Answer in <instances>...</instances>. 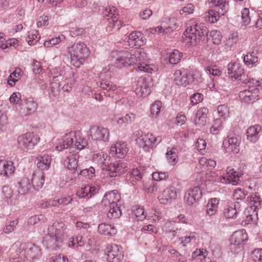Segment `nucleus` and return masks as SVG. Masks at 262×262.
<instances>
[{"mask_svg":"<svg viewBox=\"0 0 262 262\" xmlns=\"http://www.w3.org/2000/svg\"><path fill=\"white\" fill-rule=\"evenodd\" d=\"M114 66L118 68L135 65L134 68L138 71L151 73L154 70L149 64L145 63L146 53L142 49L136 50L134 53L128 51H120L116 53Z\"/></svg>","mask_w":262,"mask_h":262,"instance_id":"1","label":"nucleus"},{"mask_svg":"<svg viewBox=\"0 0 262 262\" xmlns=\"http://www.w3.org/2000/svg\"><path fill=\"white\" fill-rule=\"evenodd\" d=\"M67 226L62 222L55 221L48 229V234L45 242L48 248H54L62 241L63 235L67 233Z\"/></svg>","mask_w":262,"mask_h":262,"instance_id":"2","label":"nucleus"},{"mask_svg":"<svg viewBox=\"0 0 262 262\" xmlns=\"http://www.w3.org/2000/svg\"><path fill=\"white\" fill-rule=\"evenodd\" d=\"M209 31L203 23H197L187 28L184 32V41L190 45H196L205 39Z\"/></svg>","mask_w":262,"mask_h":262,"instance_id":"3","label":"nucleus"},{"mask_svg":"<svg viewBox=\"0 0 262 262\" xmlns=\"http://www.w3.org/2000/svg\"><path fill=\"white\" fill-rule=\"evenodd\" d=\"M13 246L17 248L16 250V255H19L21 257H24L30 261L39 259L42 255L41 248L31 243L20 244L16 242Z\"/></svg>","mask_w":262,"mask_h":262,"instance_id":"4","label":"nucleus"},{"mask_svg":"<svg viewBox=\"0 0 262 262\" xmlns=\"http://www.w3.org/2000/svg\"><path fill=\"white\" fill-rule=\"evenodd\" d=\"M121 199L120 194L117 190H113L105 193L102 201L104 206H109L110 209L107 213V216L110 220L119 218L121 215V211L117 203Z\"/></svg>","mask_w":262,"mask_h":262,"instance_id":"5","label":"nucleus"},{"mask_svg":"<svg viewBox=\"0 0 262 262\" xmlns=\"http://www.w3.org/2000/svg\"><path fill=\"white\" fill-rule=\"evenodd\" d=\"M70 54L71 64L76 68H79L89 55V50L83 42L74 43L68 49Z\"/></svg>","mask_w":262,"mask_h":262,"instance_id":"6","label":"nucleus"},{"mask_svg":"<svg viewBox=\"0 0 262 262\" xmlns=\"http://www.w3.org/2000/svg\"><path fill=\"white\" fill-rule=\"evenodd\" d=\"M209 4L215 7L209 10L205 15V19L211 23L216 22L220 15H224L228 10V3L225 0H208Z\"/></svg>","mask_w":262,"mask_h":262,"instance_id":"7","label":"nucleus"},{"mask_svg":"<svg viewBox=\"0 0 262 262\" xmlns=\"http://www.w3.org/2000/svg\"><path fill=\"white\" fill-rule=\"evenodd\" d=\"M228 74H231V78L232 80L240 81L245 83H254L256 86H260L262 81L256 80L253 78H249L245 74L244 69L237 63H230L228 66Z\"/></svg>","mask_w":262,"mask_h":262,"instance_id":"8","label":"nucleus"},{"mask_svg":"<svg viewBox=\"0 0 262 262\" xmlns=\"http://www.w3.org/2000/svg\"><path fill=\"white\" fill-rule=\"evenodd\" d=\"M132 138L135 139L139 145L145 150L152 147L156 143H159L162 141L161 137H155L151 134H143L142 130H138L132 135Z\"/></svg>","mask_w":262,"mask_h":262,"instance_id":"9","label":"nucleus"},{"mask_svg":"<svg viewBox=\"0 0 262 262\" xmlns=\"http://www.w3.org/2000/svg\"><path fill=\"white\" fill-rule=\"evenodd\" d=\"M103 15L108 17L107 20L109 24L106 27L107 31H118L121 27L122 23L119 20L117 9L115 6L107 7L103 12Z\"/></svg>","mask_w":262,"mask_h":262,"instance_id":"10","label":"nucleus"},{"mask_svg":"<svg viewBox=\"0 0 262 262\" xmlns=\"http://www.w3.org/2000/svg\"><path fill=\"white\" fill-rule=\"evenodd\" d=\"M40 138L32 133H27L18 138V146L24 150H32L39 142Z\"/></svg>","mask_w":262,"mask_h":262,"instance_id":"11","label":"nucleus"},{"mask_svg":"<svg viewBox=\"0 0 262 262\" xmlns=\"http://www.w3.org/2000/svg\"><path fill=\"white\" fill-rule=\"evenodd\" d=\"M254 83L249 84V89L239 92V97L242 101L251 103L258 99L259 90Z\"/></svg>","mask_w":262,"mask_h":262,"instance_id":"12","label":"nucleus"},{"mask_svg":"<svg viewBox=\"0 0 262 262\" xmlns=\"http://www.w3.org/2000/svg\"><path fill=\"white\" fill-rule=\"evenodd\" d=\"M105 169L109 172L111 177H115L124 173L127 170L126 164L121 161H115L114 163L107 164Z\"/></svg>","mask_w":262,"mask_h":262,"instance_id":"13","label":"nucleus"},{"mask_svg":"<svg viewBox=\"0 0 262 262\" xmlns=\"http://www.w3.org/2000/svg\"><path fill=\"white\" fill-rule=\"evenodd\" d=\"M240 138L232 136L225 138L223 142V147L228 153H237L239 151Z\"/></svg>","mask_w":262,"mask_h":262,"instance_id":"14","label":"nucleus"},{"mask_svg":"<svg viewBox=\"0 0 262 262\" xmlns=\"http://www.w3.org/2000/svg\"><path fill=\"white\" fill-rule=\"evenodd\" d=\"M90 136L94 140L107 142L110 137V132L102 126H93L90 130Z\"/></svg>","mask_w":262,"mask_h":262,"instance_id":"15","label":"nucleus"},{"mask_svg":"<svg viewBox=\"0 0 262 262\" xmlns=\"http://www.w3.org/2000/svg\"><path fill=\"white\" fill-rule=\"evenodd\" d=\"M108 262H120L123 258V255L119 247L115 244L108 245L105 249Z\"/></svg>","mask_w":262,"mask_h":262,"instance_id":"16","label":"nucleus"},{"mask_svg":"<svg viewBox=\"0 0 262 262\" xmlns=\"http://www.w3.org/2000/svg\"><path fill=\"white\" fill-rule=\"evenodd\" d=\"M128 148L125 142L119 141L112 145L110 148V154L114 157L123 159L127 154Z\"/></svg>","mask_w":262,"mask_h":262,"instance_id":"17","label":"nucleus"},{"mask_svg":"<svg viewBox=\"0 0 262 262\" xmlns=\"http://www.w3.org/2000/svg\"><path fill=\"white\" fill-rule=\"evenodd\" d=\"M79 155L74 152H66L63 158L64 166L69 170L77 171L78 167Z\"/></svg>","mask_w":262,"mask_h":262,"instance_id":"18","label":"nucleus"},{"mask_svg":"<svg viewBox=\"0 0 262 262\" xmlns=\"http://www.w3.org/2000/svg\"><path fill=\"white\" fill-rule=\"evenodd\" d=\"M177 28V22L175 19L170 18L167 19H165L161 23L160 26L155 28V32L161 33H163L165 34L170 33Z\"/></svg>","mask_w":262,"mask_h":262,"instance_id":"19","label":"nucleus"},{"mask_svg":"<svg viewBox=\"0 0 262 262\" xmlns=\"http://www.w3.org/2000/svg\"><path fill=\"white\" fill-rule=\"evenodd\" d=\"M177 198V192L176 188L170 186L164 190L159 195L158 199L161 204H167L172 200Z\"/></svg>","mask_w":262,"mask_h":262,"instance_id":"20","label":"nucleus"},{"mask_svg":"<svg viewBox=\"0 0 262 262\" xmlns=\"http://www.w3.org/2000/svg\"><path fill=\"white\" fill-rule=\"evenodd\" d=\"M99 189L98 186L87 185L77 190L76 194L80 198L89 199L98 193Z\"/></svg>","mask_w":262,"mask_h":262,"instance_id":"21","label":"nucleus"},{"mask_svg":"<svg viewBox=\"0 0 262 262\" xmlns=\"http://www.w3.org/2000/svg\"><path fill=\"white\" fill-rule=\"evenodd\" d=\"M143 34L140 32H133L128 36V45L131 48H138L144 43Z\"/></svg>","mask_w":262,"mask_h":262,"instance_id":"22","label":"nucleus"},{"mask_svg":"<svg viewBox=\"0 0 262 262\" xmlns=\"http://www.w3.org/2000/svg\"><path fill=\"white\" fill-rule=\"evenodd\" d=\"M37 107V103L32 98L25 99L21 103L23 113L26 116L33 114L35 112Z\"/></svg>","mask_w":262,"mask_h":262,"instance_id":"23","label":"nucleus"},{"mask_svg":"<svg viewBox=\"0 0 262 262\" xmlns=\"http://www.w3.org/2000/svg\"><path fill=\"white\" fill-rule=\"evenodd\" d=\"M241 211V204L239 202L228 204L224 210V216L228 219L235 218Z\"/></svg>","mask_w":262,"mask_h":262,"instance_id":"24","label":"nucleus"},{"mask_svg":"<svg viewBox=\"0 0 262 262\" xmlns=\"http://www.w3.org/2000/svg\"><path fill=\"white\" fill-rule=\"evenodd\" d=\"M173 75L174 82L177 85L186 86L190 83V78L184 70H177Z\"/></svg>","mask_w":262,"mask_h":262,"instance_id":"25","label":"nucleus"},{"mask_svg":"<svg viewBox=\"0 0 262 262\" xmlns=\"http://www.w3.org/2000/svg\"><path fill=\"white\" fill-rule=\"evenodd\" d=\"M227 176H220V181L223 183L228 184L232 183L233 185H236L239 179L238 173L233 168L228 167L227 169Z\"/></svg>","mask_w":262,"mask_h":262,"instance_id":"26","label":"nucleus"},{"mask_svg":"<svg viewBox=\"0 0 262 262\" xmlns=\"http://www.w3.org/2000/svg\"><path fill=\"white\" fill-rule=\"evenodd\" d=\"M136 94L140 97H145L150 93V88L147 81L143 78L138 80L135 91Z\"/></svg>","mask_w":262,"mask_h":262,"instance_id":"27","label":"nucleus"},{"mask_svg":"<svg viewBox=\"0 0 262 262\" xmlns=\"http://www.w3.org/2000/svg\"><path fill=\"white\" fill-rule=\"evenodd\" d=\"M14 170L12 162L0 160V175L9 177L14 173Z\"/></svg>","mask_w":262,"mask_h":262,"instance_id":"28","label":"nucleus"},{"mask_svg":"<svg viewBox=\"0 0 262 262\" xmlns=\"http://www.w3.org/2000/svg\"><path fill=\"white\" fill-rule=\"evenodd\" d=\"M45 174L42 171H36L33 173L32 183L34 188L37 190L40 189L45 182Z\"/></svg>","mask_w":262,"mask_h":262,"instance_id":"29","label":"nucleus"},{"mask_svg":"<svg viewBox=\"0 0 262 262\" xmlns=\"http://www.w3.org/2000/svg\"><path fill=\"white\" fill-rule=\"evenodd\" d=\"M208 110L207 108L203 107L200 108L196 113V118L194 120L195 125L199 126H203L206 123V119Z\"/></svg>","mask_w":262,"mask_h":262,"instance_id":"30","label":"nucleus"},{"mask_svg":"<svg viewBox=\"0 0 262 262\" xmlns=\"http://www.w3.org/2000/svg\"><path fill=\"white\" fill-rule=\"evenodd\" d=\"M247 238V235L245 231L243 230L236 231L232 234L230 242L232 245H240L243 244Z\"/></svg>","mask_w":262,"mask_h":262,"instance_id":"31","label":"nucleus"},{"mask_svg":"<svg viewBox=\"0 0 262 262\" xmlns=\"http://www.w3.org/2000/svg\"><path fill=\"white\" fill-rule=\"evenodd\" d=\"M98 231L100 234L107 236H114L117 233V230L114 226L106 223L100 224L98 227Z\"/></svg>","mask_w":262,"mask_h":262,"instance_id":"32","label":"nucleus"},{"mask_svg":"<svg viewBox=\"0 0 262 262\" xmlns=\"http://www.w3.org/2000/svg\"><path fill=\"white\" fill-rule=\"evenodd\" d=\"M261 130V127L259 125H255L250 127L247 131V139L251 142H256L259 137V133Z\"/></svg>","mask_w":262,"mask_h":262,"instance_id":"33","label":"nucleus"},{"mask_svg":"<svg viewBox=\"0 0 262 262\" xmlns=\"http://www.w3.org/2000/svg\"><path fill=\"white\" fill-rule=\"evenodd\" d=\"M93 161L104 169L107 163L110 162V157L106 154H95L93 156Z\"/></svg>","mask_w":262,"mask_h":262,"instance_id":"34","label":"nucleus"},{"mask_svg":"<svg viewBox=\"0 0 262 262\" xmlns=\"http://www.w3.org/2000/svg\"><path fill=\"white\" fill-rule=\"evenodd\" d=\"M17 187L19 194H25L27 193L31 188L29 179L25 177L22 178L17 182Z\"/></svg>","mask_w":262,"mask_h":262,"instance_id":"35","label":"nucleus"},{"mask_svg":"<svg viewBox=\"0 0 262 262\" xmlns=\"http://www.w3.org/2000/svg\"><path fill=\"white\" fill-rule=\"evenodd\" d=\"M73 139L71 133L66 134L62 139L59 142V144L56 146V148L59 151L68 148L72 145Z\"/></svg>","mask_w":262,"mask_h":262,"instance_id":"36","label":"nucleus"},{"mask_svg":"<svg viewBox=\"0 0 262 262\" xmlns=\"http://www.w3.org/2000/svg\"><path fill=\"white\" fill-rule=\"evenodd\" d=\"M37 163V167L41 170L48 169L51 165L52 158L50 156L44 154L43 156H39Z\"/></svg>","mask_w":262,"mask_h":262,"instance_id":"37","label":"nucleus"},{"mask_svg":"<svg viewBox=\"0 0 262 262\" xmlns=\"http://www.w3.org/2000/svg\"><path fill=\"white\" fill-rule=\"evenodd\" d=\"M196 241V233L195 232H191L189 235L185 237H179L178 243L185 247L189 243H194Z\"/></svg>","mask_w":262,"mask_h":262,"instance_id":"38","label":"nucleus"},{"mask_svg":"<svg viewBox=\"0 0 262 262\" xmlns=\"http://www.w3.org/2000/svg\"><path fill=\"white\" fill-rule=\"evenodd\" d=\"M219 200L216 198L210 199L207 205V213L211 216L215 214L217 211Z\"/></svg>","mask_w":262,"mask_h":262,"instance_id":"39","label":"nucleus"},{"mask_svg":"<svg viewBox=\"0 0 262 262\" xmlns=\"http://www.w3.org/2000/svg\"><path fill=\"white\" fill-rule=\"evenodd\" d=\"M239 40V35L237 32L231 33L226 40L225 46L227 48L231 49L236 45Z\"/></svg>","mask_w":262,"mask_h":262,"instance_id":"40","label":"nucleus"},{"mask_svg":"<svg viewBox=\"0 0 262 262\" xmlns=\"http://www.w3.org/2000/svg\"><path fill=\"white\" fill-rule=\"evenodd\" d=\"M248 212H252L251 213L246 215V219L245 220V224H255L258 220L257 213L251 207L247 209Z\"/></svg>","mask_w":262,"mask_h":262,"instance_id":"41","label":"nucleus"},{"mask_svg":"<svg viewBox=\"0 0 262 262\" xmlns=\"http://www.w3.org/2000/svg\"><path fill=\"white\" fill-rule=\"evenodd\" d=\"M222 35L220 31L217 30H212L210 33V37L209 39L212 43L215 45H219L221 43Z\"/></svg>","mask_w":262,"mask_h":262,"instance_id":"42","label":"nucleus"},{"mask_svg":"<svg viewBox=\"0 0 262 262\" xmlns=\"http://www.w3.org/2000/svg\"><path fill=\"white\" fill-rule=\"evenodd\" d=\"M182 56L183 54L178 50H175L173 51L169 55V63L173 64L178 63L180 61Z\"/></svg>","mask_w":262,"mask_h":262,"instance_id":"43","label":"nucleus"},{"mask_svg":"<svg viewBox=\"0 0 262 262\" xmlns=\"http://www.w3.org/2000/svg\"><path fill=\"white\" fill-rule=\"evenodd\" d=\"M40 39V36L38 31L33 30L29 32L28 37L26 38V41L29 45H35Z\"/></svg>","mask_w":262,"mask_h":262,"instance_id":"44","label":"nucleus"},{"mask_svg":"<svg viewBox=\"0 0 262 262\" xmlns=\"http://www.w3.org/2000/svg\"><path fill=\"white\" fill-rule=\"evenodd\" d=\"M244 61L247 65L254 64L258 62V57L256 56V53L252 52L247 54L244 57Z\"/></svg>","mask_w":262,"mask_h":262,"instance_id":"45","label":"nucleus"},{"mask_svg":"<svg viewBox=\"0 0 262 262\" xmlns=\"http://www.w3.org/2000/svg\"><path fill=\"white\" fill-rule=\"evenodd\" d=\"M100 86L103 90H106L108 92H114L117 88V86L114 84L112 81L106 80H102L100 82Z\"/></svg>","mask_w":262,"mask_h":262,"instance_id":"46","label":"nucleus"},{"mask_svg":"<svg viewBox=\"0 0 262 262\" xmlns=\"http://www.w3.org/2000/svg\"><path fill=\"white\" fill-rule=\"evenodd\" d=\"M222 128V121L221 119H216L210 129V132L214 135L218 134Z\"/></svg>","mask_w":262,"mask_h":262,"instance_id":"47","label":"nucleus"},{"mask_svg":"<svg viewBox=\"0 0 262 262\" xmlns=\"http://www.w3.org/2000/svg\"><path fill=\"white\" fill-rule=\"evenodd\" d=\"M161 107L162 102L160 101H156L151 104L150 107V113L153 117H157L159 113H160Z\"/></svg>","mask_w":262,"mask_h":262,"instance_id":"48","label":"nucleus"},{"mask_svg":"<svg viewBox=\"0 0 262 262\" xmlns=\"http://www.w3.org/2000/svg\"><path fill=\"white\" fill-rule=\"evenodd\" d=\"M168 252L172 256L173 258L179 262H185L187 260L186 258L177 250L174 249L170 248L168 250Z\"/></svg>","mask_w":262,"mask_h":262,"instance_id":"49","label":"nucleus"},{"mask_svg":"<svg viewBox=\"0 0 262 262\" xmlns=\"http://www.w3.org/2000/svg\"><path fill=\"white\" fill-rule=\"evenodd\" d=\"M195 10V6L192 4H188L183 8L180 10V13L181 15H187L192 14Z\"/></svg>","mask_w":262,"mask_h":262,"instance_id":"50","label":"nucleus"},{"mask_svg":"<svg viewBox=\"0 0 262 262\" xmlns=\"http://www.w3.org/2000/svg\"><path fill=\"white\" fill-rule=\"evenodd\" d=\"M18 223L17 220L9 222L3 228V232L5 234H9L14 231L15 228Z\"/></svg>","mask_w":262,"mask_h":262,"instance_id":"51","label":"nucleus"},{"mask_svg":"<svg viewBox=\"0 0 262 262\" xmlns=\"http://www.w3.org/2000/svg\"><path fill=\"white\" fill-rule=\"evenodd\" d=\"M64 39L65 37L64 35H61L58 37L53 38L48 41H45L43 43V45L45 47H49L50 45H55L57 43H59L60 41L64 40Z\"/></svg>","mask_w":262,"mask_h":262,"instance_id":"52","label":"nucleus"},{"mask_svg":"<svg viewBox=\"0 0 262 262\" xmlns=\"http://www.w3.org/2000/svg\"><path fill=\"white\" fill-rule=\"evenodd\" d=\"M134 213L138 221H143L145 219L146 216L144 209L140 207H136V208L134 210Z\"/></svg>","mask_w":262,"mask_h":262,"instance_id":"53","label":"nucleus"},{"mask_svg":"<svg viewBox=\"0 0 262 262\" xmlns=\"http://www.w3.org/2000/svg\"><path fill=\"white\" fill-rule=\"evenodd\" d=\"M130 179H132V182L133 185H135L136 181L141 180L142 174L138 169H133L130 174Z\"/></svg>","mask_w":262,"mask_h":262,"instance_id":"54","label":"nucleus"},{"mask_svg":"<svg viewBox=\"0 0 262 262\" xmlns=\"http://www.w3.org/2000/svg\"><path fill=\"white\" fill-rule=\"evenodd\" d=\"M188 190L197 201H199L202 196V191L200 187L196 186L192 189H189Z\"/></svg>","mask_w":262,"mask_h":262,"instance_id":"55","label":"nucleus"},{"mask_svg":"<svg viewBox=\"0 0 262 262\" xmlns=\"http://www.w3.org/2000/svg\"><path fill=\"white\" fill-rule=\"evenodd\" d=\"M205 70L207 74L212 75L214 76H219L222 73L221 70L215 66L213 67L208 66L205 68Z\"/></svg>","mask_w":262,"mask_h":262,"instance_id":"56","label":"nucleus"},{"mask_svg":"<svg viewBox=\"0 0 262 262\" xmlns=\"http://www.w3.org/2000/svg\"><path fill=\"white\" fill-rule=\"evenodd\" d=\"M166 157L171 165H174L177 162V159L178 157L176 152L173 151V149L167 152Z\"/></svg>","mask_w":262,"mask_h":262,"instance_id":"57","label":"nucleus"},{"mask_svg":"<svg viewBox=\"0 0 262 262\" xmlns=\"http://www.w3.org/2000/svg\"><path fill=\"white\" fill-rule=\"evenodd\" d=\"M206 256V251H203V249H196L194 251L192 254V257L193 259L196 258L197 259H200L201 261L203 260L204 258H205Z\"/></svg>","mask_w":262,"mask_h":262,"instance_id":"58","label":"nucleus"},{"mask_svg":"<svg viewBox=\"0 0 262 262\" xmlns=\"http://www.w3.org/2000/svg\"><path fill=\"white\" fill-rule=\"evenodd\" d=\"M217 111L219 115L222 117L225 118L229 116V109L227 106L224 104L220 105L217 107Z\"/></svg>","mask_w":262,"mask_h":262,"instance_id":"59","label":"nucleus"},{"mask_svg":"<svg viewBox=\"0 0 262 262\" xmlns=\"http://www.w3.org/2000/svg\"><path fill=\"white\" fill-rule=\"evenodd\" d=\"M242 23L244 25H247L250 22L249 10L247 8H244L242 11Z\"/></svg>","mask_w":262,"mask_h":262,"instance_id":"60","label":"nucleus"},{"mask_svg":"<svg viewBox=\"0 0 262 262\" xmlns=\"http://www.w3.org/2000/svg\"><path fill=\"white\" fill-rule=\"evenodd\" d=\"M250 201L253 204L254 209H256L260 204V198L256 193H252L250 196Z\"/></svg>","mask_w":262,"mask_h":262,"instance_id":"61","label":"nucleus"},{"mask_svg":"<svg viewBox=\"0 0 262 262\" xmlns=\"http://www.w3.org/2000/svg\"><path fill=\"white\" fill-rule=\"evenodd\" d=\"M252 257L255 262H262V249H255L252 253Z\"/></svg>","mask_w":262,"mask_h":262,"instance_id":"62","label":"nucleus"},{"mask_svg":"<svg viewBox=\"0 0 262 262\" xmlns=\"http://www.w3.org/2000/svg\"><path fill=\"white\" fill-rule=\"evenodd\" d=\"M75 145L77 149L81 150L88 145V141L86 139L79 137L76 140Z\"/></svg>","mask_w":262,"mask_h":262,"instance_id":"63","label":"nucleus"},{"mask_svg":"<svg viewBox=\"0 0 262 262\" xmlns=\"http://www.w3.org/2000/svg\"><path fill=\"white\" fill-rule=\"evenodd\" d=\"M152 179L155 181H162L168 178V174L165 172L156 171L152 174Z\"/></svg>","mask_w":262,"mask_h":262,"instance_id":"64","label":"nucleus"}]
</instances>
